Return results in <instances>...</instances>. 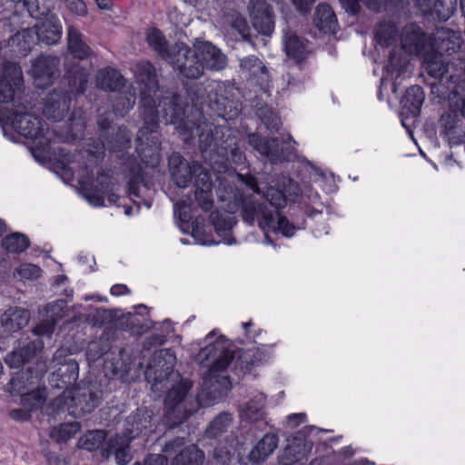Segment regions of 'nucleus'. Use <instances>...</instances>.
Returning a JSON list of instances; mask_svg holds the SVG:
<instances>
[{"mask_svg": "<svg viewBox=\"0 0 465 465\" xmlns=\"http://www.w3.org/2000/svg\"><path fill=\"white\" fill-rule=\"evenodd\" d=\"M194 47L200 54L203 68L221 70L226 65V56L208 41H196Z\"/></svg>", "mask_w": 465, "mask_h": 465, "instance_id": "26", "label": "nucleus"}, {"mask_svg": "<svg viewBox=\"0 0 465 465\" xmlns=\"http://www.w3.org/2000/svg\"><path fill=\"white\" fill-rule=\"evenodd\" d=\"M153 414L151 411L145 408L137 409L134 412L131 413L126 419V436L129 439H134L140 435L143 430L147 429L151 423Z\"/></svg>", "mask_w": 465, "mask_h": 465, "instance_id": "38", "label": "nucleus"}, {"mask_svg": "<svg viewBox=\"0 0 465 465\" xmlns=\"http://www.w3.org/2000/svg\"><path fill=\"white\" fill-rule=\"evenodd\" d=\"M35 29L37 42L47 45L56 44L62 36V25L56 15H52L33 26Z\"/></svg>", "mask_w": 465, "mask_h": 465, "instance_id": "29", "label": "nucleus"}, {"mask_svg": "<svg viewBox=\"0 0 465 465\" xmlns=\"http://www.w3.org/2000/svg\"><path fill=\"white\" fill-rule=\"evenodd\" d=\"M142 171L140 164H132L129 169L127 193L130 197H139L141 183H143Z\"/></svg>", "mask_w": 465, "mask_h": 465, "instance_id": "54", "label": "nucleus"}, {"mask_svg": "<svg viewBox=\"0 0 465 465\" xmlns=\"http://www.w3.org/2000/svg\"><path fill=\"white\" fill-rule=\"evenodd\" d=\"M69 122L72 131L81 132L85 128V118L81 110L73 111Z\"/></svg>", "mask_w": 465, "mask_h": 465, "instance_id": "61", "label": "nucleus"}, {"mask_svg": "<svg viewBox=\"0 0 465 465\" xmlns=\"http://www.w3.org/2000/svg\"><path fill=\"white\" fill-rule=\"evenodd\" d=\"M238 178L253 193L257 194L262 193L257 179L254 176L250 174H238ZM262 195L266 201L276 209L284 207L286 204V198L283 193L272 186L267 187L266 190L262 192Z\"/></svg>", "mask_w": 465, "mask_h": 465, "instance_id": "30", "label": "nucleus"}, {"mask_svg": "<svg viewBox=\"0 0 465 465\" xmlns=\"http://www.w3.org/2000/svg\"><path fill=\"white\" fill-rule=\"evenodd\" d=\"M55 327V322L54 320L51 321H44L41 322L35 329L34 332L36 335H51Z\"/></svg>", "mask_w": 465, "mask_h": 465, "instance_id": "64", "label": "nucleus"}, {"mask_svg": "<svg viewBox=\"0 0 465 465\" xmlns=\"http://www.w3.org/2000/svg\"><path fill=\"white\" fill-rule=\"evenodd\" d=\"M59 64L60 60L56 56L40 55L37 57L29 71L35 84L39 88H45L51 84L58 75Z\"/></svg>", "mask_w": 465, "mask_h": 465, "instance_id": "21", "label": "nucleus"}, {"mask_svg": "<svg viewBox=\"0 0 465 465\" xmlns=\"http://www.w3.org/2000/svg\"><path fill=\"white\" fill-rule=\"evenodd\" d=\"M111 123L112 120L106 115H100L97 120L98 126L104 133L100 137L104 140H102L99 144L94 146V150L89 149L87 151L94 164L102 163L105 150L123 152L131 147V134L124 126L118 127L115 133L113 132L110 138L106 136V133L111 127Z\"/></svg>", "mask_w": 465, "mask_h": 465, "instance_id": "13", "label": "nucleus"}, {"mask_svg": "<svg viewBox=\"0 0 465 465\" xmlns=\"http://www.w3.org/2000/svg\"><path fill=\"white\" fill-rule=\"evenodd\" d=\"M279 445V437L274 433H266L249 453V460L256 464L264 461Z\"/></svg>", "mask_w": 465, "mask_h": 465, "instance_id": "37", "label": "nucleus"}, {"mask_svg": "<svg viewBox=\"0 0 465 465\" xmlns=\"http://www.w3.org/2000/svg\"><path fill=\"white\" fill-rule=\"evenodd\" d=\"M102 391L95 384L64 390L54 399L52 408L54 413L67 411L74 417L91 413L102 401Z\"/></svg>", "mask_w": 465, "mask_h": 465, "instance_id": "7", "label": "nucleus"}, {"mask_svg": "<svg viewBox=\"0 0 465 465\" xmlns=\"http://www.w3.org/2000/svg\"><path fill=\"white\" fill-rule=\"evenodd\" d=\"M70 103L71 96L67 91L54 89L46 97L44 114L55 122L62 121L69 113Z\"/></svg>", "mask_w": 465, "mask_h": 465, "instance_id": "24", "label": "nucleus"}, {"mask_svg": "<svg viewBox=\"0 0 465 465\" xmlns=\"http://www.w3.org/2000/svg\"><path fill=\"white\" fill-rule=\"evenodd\" d=\"M2 245L8 252L19 253L29 247L30 241L25 234L14 232L3 239Z\"/></svg>", "mask_w": 465, "mask_h": 465, "instance_id": "50", "label": "nucleus"}, {"mask_svg": "<svg viewBox=\"0 0 465 465\" xmlns=\"http://www.w3.org/2000/svg\"><path fill=\"white\" fill-rule=\"evenodd\" d=\"M12 127L22 136L33 140L44 139L46 143L50 138L47 124L43 119L28 113H13L10 116Z\"/></svg>", "mask_w": 465, "mask_h": 465, "instance_id": "16", "label": "nucleus"}, {"mask_svg": "<svg viewBox=\"0 0 465 465\" xmlns=\"http://www.w3.org/2000/svg\"><path fill=\"white\" fill-rule=\"evenodd\" d=\"M134 74L136 82L140 86V114L143 116V100L147 99L148 106L153 114L161 115L166 124H178V132L183 135V141L189 143L198 134L199 126L195 124L180 123L184 114L183 109L178 104V96H164L162 99L157 95L158 76L154 65L149 61H140L135 64Z\"/></svg>", "mask_w": 465, "mask_h": 465, "instance_id": "3", "label": "nucleus"}, {"mask_svg": "<svg viewBox=\"0 0 465 465\" xmlns=\"http://www.w3.org/2000/svg\"><path fill=\"white\" fill-rule=\"evenodd\" d=\"M425 94L421 87L412 85L408 88L402 97L401 114L408 117H416L420 112L421 105L424 102Z\"/></svg>", "mask_w": 465, "mask_h": 465, "instance_id": "35", "label": "nucleus"}, {"mask_svg": "<svg viewBox=\"0 0 465 465\" xmlns=\"http://www.w3.org/2000/svg\"><path fill=\"white\" fill-rule=\"evenodd\" d=\"M81 428L77 421L62 423L54 427L50 432V437L56 442H65L74 437Z\"/></svg>", "mask_w": 465, "mask_h": 465, "instance_id": "51", "label": "nucleus"}, {"mask_svg": "<svg viewBox=\"0 0 465 465\" xmlns=\"http://www.w3.org/2000/svg\"><path fill=\"white\" fill-rule=\"evenodd\" d=\"M43 349V342L39 340L30 341L20 348H15L5 357V362L10 368H19L29 361Z\"/></svg>", "mask_w": 465, "mask_h": 465, "instance_id": "32", "label": "nucleus"}, {"mask_svg": "<svg viewBox=\"0 0 465 465\" xmlns=\"http://www.w3.org/2000/svg\"><path fill=\"white\" fill-rule=\"evenodd\" d=\"M22 83L23 74L20 66L13 62H4L0 71V103L12 102Z\"/></svg>", "mask_w": 465, "mask_h": 465, "instance_id": "19", "label": "nucleus"}, {"mask_svg": "<svg viewBox=\"0 0 465 465\" xmlns=\"http://www.w3.org/2000/svg\"><path fill=\"white\" fill-rule=\"evenodd\" d=\"M241 74L250 85L259 87L263 94H268L271 87V74L262 60L255 55L240 59Z\"/></svg>", "mask_w": 465, "mask_h": 465, "instance_id": "17", "label": "nucleus"}, {"mask_svg": "<svg viewBox=\"0 0 465 465\" xmlns=\"http://www.w3.org/2000/svg\"><path fill=\"white\" fill-rule=\"evenodd\" d=\"M309 449L305 443L288 444L279 457L281 465H296L307 456Z\"/></svg>", "mask_w": 465, "mask_h": 465, "instance_id": "45", "label": "nucleus"}, {"mask_svg": "<svg viewBox=\"0 0 465 465\" xmlns=\"http://www.w3.org/2000/svg\"><path fill=\"white\" fill-rule=\"evenodd\" d=\"M170 172L174 183L181 188L193 183L194 197L199 207L208 212L213 206V182L212 173L197 162L189 163L178 154L169 160Z\"/></svg>", "mask_w": 465, "mask_h": 465, "instance_id": "5", "label": "nucleus"}, {"mask_svg": "<svg viewBox=\"0 0 465 465\" xmlns=\"http://www.w3.org/2000/svg\"><path fill=\"white\" fill-rule=\"evenodd\" d=\"M30 320V312L19 307L7 309L1 316V324L5 331L15 332L25 327Z\"/></svg>", "mask_w": 465, "mask_h": 465, "instance_id": "36", "label": "nucleus"}, {"mask_svg": "<svg viewBox=\"0 0 465 465\" xmlns=\"http://www.w3.org/2000/svg\"><path fill=\"white\" fill-rule=\"evenodd\" d=\"M284 50L289 57L293 58L297 62L304 60L308 54L307 40L301 38L289 30L284 32L283 36Z\"/></svg>", "mask_w": 465, "mask_h": 465, "instance_id": "40", "label": "nucleus"}, {"mask_svg": "<svg viewBox=\"0 0 465 465\" xmlns=\"http://www.w3.org/2000/svg\"><path fill=\"white\" fill-rule=\"evenodd\" d=\"M96 85L103 90L114 93L126 86V80L118 70L104 67L96 73Z\"/></svg>", "mask_w": 465, "mask_h": 465, "instance_id": "34", "label": "nucleus"}, {"mask_svg": "<svg viewBox=\"0 0 465 465\" xmlns=\"http://www.w3.org/2000/svg\"><path fill=\"white\" fill-rule=\"evenodd\" d=\"M209 108L226 121L235 119L242 111L237 90L231 84L210 82L205 87Z\"/></svg>", "mask_w": 465, "mask_h": 465, "instance_id": "12", "label": "nucleus"}, {"mask_svg": "<svg viewBox=\"0 0 465 465\" xmlns=\"http://www.w3.org/2000/svg\"><path fill=\"white\" fill-rule=\"evenodd\" d=\"M433 42L437 51L450 56L460 49L463 39L460 32L440 27L433 34Z\"/></svg>", "mask_w": 465, "mask_h": 465, "instance_id": "25", "label": "nucleus"}, {"mask_svg": "<svg viewBox=\"0 0 465 465\" xmlns=\"http://www.w3.org/2000/svg\"><path fill=\"white\" fill-rule=\"evenodd\" d=\"M408 61L398 54L396 51H392L388 59L386 65V74L391 78L397 79L406 70Z\"/></svg>", "mask_w": 465, "mask_h": 465, "instance_id": "52", "label": "nucleus"}, {"mask_svg": "<svg viewBox=\"0 0 465 465\" xmlns=\"http://www.w3.org/2000/svg\"><path fill=\"white\" fill-rule=\"evenodd\" d=\"M203 342L196 361L206 369L204 382L218 392L231 389L229 372L242 377L253 367L267 363L273 353V346L266 344L236 352L230 341L223 335H217L215 330L205 336Z\"/></svg>", "mask_w": 465, "mask_h": 465, "instance_id": "1", "label": "nucleus"}, {"mask_svg": "<svg viewBox=\"0 0 465 465\" xmlns=\"http://www.w3.org/2000/svg\"><path fill=\"white\" fill-rule=\"evenodd\" d=\"M69 53L74 58L84 60L93 55V50L86 42L85 36L78 28L69 25L66 34Z\"/></svg>", "mask_w": 465, "mask_h": 465, "instance_id": "31", "label": "nucleus"}, {"mask_svg": "<svg viewBox=\"0 0 465 465\" xmlns=\"http://www.w3.org/2000/svg\"><path fill=\"white\" fill-rule=\"evenodd\" d=\"M106 435V431L104 430H88L79 439L77 446L88 451H94L104 443Z\"/></svg>", "mask_w": 465, "mask_h": 465, "instance_id": "48", "label": "nucleus"}, {"mask_svg": "<svg viewBox=\"0 0 465 465\" xmlns=\"http://www.w3.org/2000/svg\"><path fill=\"white\" fill-rule=\"evenodd\" d=\"M89 73L86 71H80L77 75H69V88L72 94H82L86 89L88 83Z\"/></svg>", "mask_w": 465, "mask_h": 465, "instance_id": "56", "label": "nucleus"}, {"mask_svg": "<svg viewBox=\"0 0 465 465\" xmlns=\"http://www.w3.org/2000/svg\"><path fill=\"white\" fill-rule=\"evenodd\" d=\"M66 8L73 14L84 16L87 14V7L83 0H62Z\"/></svg>", "mask_w": 465, "mask_h": 465, "instance_id": "60", "label": "nucleus"}, {"mask_svg": "<svg viewBox=\"0 0 465 465\" xmlns=\"http://www.w3.org/2000/svg\"><path fill=\"white\" fill-rule=\"evenodd\" d=\"M184 437H176L167 441L163 451L170 455L176 453L171 465H201L204 460L203 452L195 445L185 446Z\"/></svg>", "mask_w": 465, "mask_h": 465, "instance_id": "18", "label": "nucleus"}, {"mask_svg": "<svg viewBox=\"0 0 465 465\" xmlns=\"http://www.w3.org/2000/svg\"><path fill=\"white\" fill-rule=\"evenodd\" d=\"M37 381V377L34 376L30 370L20 371L13 374L9 383L7 384V391L14 395L22 396Z\"/></svg>", "mask_w": 465, "mask_h": 465, "instance_id": "41", "label": "nucleus"}, {"mask_svg": "<svg viewBox=\"0 0 465 465\" xmlns=\"http://www.w3.org/2000/svg\"><path fill=\"white\" fill-rule=\"evenodd\" d=\"M265 396L256 394L243 407L240 409V417L243 421L251 424V429L262 431L269 426L264 412Z\"/></svg>", "mask_w": 465, "mask_h": 465, "instance_id": "22", "label": "nucleus"}, {"mask_svg": "<svg viewBox=\"0 0 465 465\" xmlns=\"http://www.w3.org/2000/svg\"><path fill=\"white\" fill-rule=\"evenodd\" d=\"M401 48L409 54L420 56L430 46L424 31L415 23L404 26L401 35Z\"/></svg>", "mask_w": 465, "mask_h": 465, "instance_id": "23", "label": "nucleus"}, {"mask_svg": "<svg viewBox=\"0 0 465 465\" xmlns=\"http://www.w3.org/2000/svg\"><path fill=\"white\" fill-rule=\"evenodd\" d=\"M144 40L148 46L163 60L168 61L173 54V45H170L163 33L155 27L146 29Z\"/></svg>", "mask_w": 465, "mask_h": 465, "instance_id": "33", "label": "nucleus"}, {"mask_svg": "<svg viewBox=\"0 0 465 465\" xmlns=\"http://www.w3.org/2000/svg\"><path fill=\"white\" fill-rule=\"evenodd\" d=\"M60 363V367L53 372L52 382L59 389L71 390L72 386L76 382L79 376V365L74 359H64Z\"/></svg>", "mask_w": 465, "mask_h": 465, "instance_id": "27", "label": "nucleus"}, {"mask_svg": "<svg viewBox=\"0 0 465 465\" xmlns=\"http://www.w3.org/2000/svg\"><path fill=\"white\" fill-rule=\"evenodd\" d=\"M130 441L131 439L124 435H116L110 438L105 442V447L102 450L103 456L105 458L114 456L117 464H127L132 459L130 453Z\"/></svg>", "mask_w": 465, "mask_h": 465, "instance_id": "28", "label": "nucleus"}, {"mask_svg": "<svg viewBox=\"0 0 465 465\" xmlns=\"http://www.w3.org/2000/svg\"><path fill=\"white\" fill-rule=\"evenodd\" d=\"M298 68L295 66L292 68V71L287 72L282 75V81L286 82L288 87H298L303 81V77H301L297 74Z\"/></svg>", "mask_w": 465, "mask_h": 465, "instance_id": "63", "label": "nucleus"}, {"mask_svg": "<svg viewBox=\"0 0 465 465\" xmlns=\"http://www.w3.org/2000/svg\"><path fill=\"white\" fill-rule=\"evenodd\" d=\"M452 0H449V3L447 1L440 2V0H437L434 8L436 12L439 14V16L441 19L447 20L453 12V5Z\"/></svg>", "mask_w": 465, "mask_h": 465, "instance_id": "62", "label": "nucleus"}, {"mask_svg": "<svg viewBox=\"0 0 465 465\" xmlns=\"http://www.w3.org/2000/svg\"><path fill=\"white\" fill-rule=\"evenodd\" d=\"M210 220L213 225L216 233L223 238L222 242L232 245L235 242L231 235V230L234 224L233 217L231 215H223L220 212H212Z\"/></svg>", "mask_w": 465, "mask_h": 465, "instance_id": "42", "label": "nucleus"}, {"mask_svg": "<svg viewBox=\"0 0 465 465\" xmlns=\"http://www.w3.org/2000/svg\"><path fill=\"white\" fill-rule=\"evenodd\" d=\"M167 63L187 79H198L204 73L203 64L194 45L191 48L183 43H174Z\"/></svg>", "mask_w": 465, "mask_h": 465, "instance_id": "14", "label": "nucleus"}, {"mask_svg": "<svg viewBox=\"0 0 465 465\" xmlns=\"http://www.w3.org/2000/svg\"><path fill=\"white\" fill-rule=\"evenodd\" d=\"M199 143L204 158H207L208 151H215L219 155L235 164H242L245 161L237 138L229 128L220 126L214 134H199Z\"/></svg>", "mask_w": 465, "mask_h": 465, "instance_id": "11", "label": "nucleus"}, {"mask_svg": "<svg viewBox=\"0 0 465 465\" xmlns=\"http://www.w3.org/2000/svg\"><path fill=\"white\" fill-rule=\"evenodd\" d=\"M45 390L36 389L26 391L21 396V402L27 411H32L41 408L45 401Z\"/></svg>", "mask_w": 465, "mask_h": 465, "instance_id": "53", "label": "nucleus"}, {"mask_svg": "<svg viewBox=\"0 0 465 465\" xmlns=\"http://www.w3.org/2000/svg\"><path fill=\"white\" fill-rule=\"evenodd\" d=\"M257 116L270 131H277L281 125L280 118L268 106H262L257 109Z\"/></svg>", "mask_w": 465, "mask_h": 465, "instance_id": "55", "label": "nucleus"}, {"mask_svg": "<svg viewBox=\"0 0 465 465\" xmlns=\"http://www.w3.org/2000/svg\"><path fill=\"white\" fill-rule=\"evenodd\" d=\"M15 272L21 280H35L41 276L42 270L37 265L24 263L16 269Z\"/></svg>", "mask_w": 465, "mask_h": 465, "instance_id": "58", "label": "nucleus"}, {"mask_svg": "<svg viewBox=\"0 0 465 465\" xmlns=\"http://www.w3.org/2000/svg\"><path fill=\"white\" fill-rule=\"evenodd\" d=\"M250 16L254 29L261 35L270 36L275 27L272 7L266 0H250Z\"/></svg>", "mask_w": 465, "mask_h": 465, "instance_id": "20", "label": "nucleus"}, {"mask_svg": "<svg viewBox=\"0 0 465 465\" xmlns=\"http://www.w3.org/2000/svg\"><path fill=\"white\" fill-rule=\"evenodd\" d=\"M36 42L35 29L34 27L25 28L9 39V45L16 46L17 51L25 55L31 51Z\"/></svg>", "mask_w": 465, "mask_h": 465, "instance_id": "44", "label": "nucleus"}, {"mask_svg": "<svg viewBox=\"0 0 465 465\" xmlns=\"http://www.w3.org/2000/svg\"><path fill=\"white\" fill-rule=\"evenodd\" d=\"M110 346L107 340H104L102 337L98 341H93L88 344L87 357L90 361H96L104 354L107 353Z\"/></svg>", "mask_w": 465, "mask_h": 465, "instance_id": "57", "label": "nucleus"}, {"mask_svg": "<svg viewBox=\"0 0 465 465\" xmlns=\"http://www.w3.org/2000/svg\"><path fill=\"white\" fill-rule=\"evenodd\" d=\"M420 57L422 59L425 71L433 78L430 85L431 93L438 98H446L449 94L465 88V85L459 83L463 76L462 59H458L457 63L452 62L431 46Z\"/></svg>", "mask_w": 465, "mask_h": 465, "instance_id": "4", "label": "nucleus"}, {"mask_svg": "<svg viewBox=\"0 0 465 465\" xmlns=\"http://www.w3.org/2000/svg\"><path fill=\"white\" fill-rule=\"evenodd\" d=\"M135 104V94L132 86L126 85L114 92L113 110L118 116H124Z\"/></svg>", "mask_w": 465, "mask_h": 465, "instance_id": "43", "label": "nucleus"}, {"mask_svg": "<svg viewBox=\"0 0 465 465\" xmlns=\"http://www.w3.org/2000/svg\"><path fill=\"white\" fill-rule=\"evenodd\" d=\"M248 143L254 151L266 156L272 163L288 161L292 154V148L279 138H262L258 134H250Z\"/></svg>", "mask_w": 465, "mask_h": 465, "instance_id": "15", "label": "nucleus"}, {"mask_svg": "<svg viewBox=\"0 0 465 465\" xmlns=\"http://www.w3.org/2000/svg\"><path fill=\"white\" fill-rule=\"evenodd\" d=\"M176 355L171 349H161L151 356L145 379L152 383L153 390H168L164 399V422L173 428L186 420L200 407V401L190 394L192 383L182 380L178 372L173 371Z\"/></svg>", "mask_w": 465, "mask_h": 465, "instance_id": "2", "label": "nucleus"}, {"mask_svg": "<svg viewBox=\"0 0 465 465\" xmlns=\"http://www.w3.org/2000/svg\"><path fill=\"white\" fill-rule=\"evenodd\" d=\"M143 126L139 130L135 151L146 167H156L161 160L158 123L161 115L153 114L147 99L143 100Z\"/></svg>", "mask_w": 465, "mask_h": 465, "instance_id": "8", "label": "nucleus"}, {"mask_svg": "<svg viewBox=\"0 0 465 465\" xmlns=\"http://www.w3.org/2000/svg\"><path fill=\"white\" fill-rule=\"evenodd\" d=\"M87 161L84 167L79 171L78 183L88 203L96 207L104 206V196H106L110 203H116L118 195L110 172L100 171L94 179L93 167L98 164L94 163L89 153H87Z\"/></svg>", "mask_w": 465, "mask_h": 465, "instance_id": "6", "label": "nucleus"}, {"mask_svg": "<svg viewBox=\"0 0 465 465\" xmlns=\"http://www.w3.org/2000/svg\"><path fill=\"white\" fill-rule=\"evenodd\" d=\"M232 416L230 412L223 411L219 413L208 425L205 430V435L208 438H216L225 432L231 426Z\"/></svg>", "mask_w": 465, "mask_h": 465, "instance_id": "49", "label": "nucleus"}, {"mask_svg": "<svg viewBox=\"0 0 465 465\" xmlns=\"http://www.w3.org/2000/svg\"><path fill=\"white\" fill-rule=\"evenodd\" d=\"M398 30L395 24L391 22H381L375 27V41L382 46L392 45L397 38Z\"/></svg>", "mask_w": 465, "mask_h": 465, "instance_id": "47", "label": "nucleus"}, {"mask_svg": "<svg viewBox=\"0 0 465 465\" xmlns=\"http://www.w3.org/2000/svg\"><path fill=\"white\" fill-rule=\"evenodd\" d=\"M174 214L178 216L182 223H189L192 219L191 203L186 201L176 202L173 204Z\"/></svg>", "mask_w": 465, "mask_h": 465, "instance_id": "59", "label": "nucleus"}, {"mask_svg": "<svg viewBox=\"0 0 465 465\" xmlns=\"http://www.w3.org/2000/svg\"><path fill=\"white\" fill-rule=\"evenodd\" d=\"M242 216L250 224L257 221L259 227L265 233L264 242L267 244H272L271 238L267 235L268 232H278L285 237H292L298 229L286 217L269 210L263 203H245L242 207Z\"/></svg>", "mask_w": 465, "mask_h": 465, "instance_id": "9", "label": "nucleus"}, {"mask_svg": "<svg viewBox=\"0 0 465 465\" xmlns=\"http://www.w3.org/2000/svg\"><path fill=\"white\" fill-rule=\"evenodd\" d=\"M390 0H339L342 8L351 15H357L360 12V2H362L369 9L381 12L386 9Z\"/></svg>", "mask_w": 465, "mask_h": 465, "instance_id": "46", "label": "nucleus"}, {"mask_svg": "<svg viewBox=\"0 0 465 465\" xmlns=\"http://www.w3.org/2000/svg\"><path fill=\"white\" fill-rule=\"evenodd\" d=\"M314 24L323 33L335 34L339 27L336 15L328 4H319L317 5Z\"/></svg>", "mask_w": 465, "mask_h": 465, "instance_id": "39", "label": "nucleus"}, {"mask_svg": "<svg viewBox=\"0 0 465 465\" xmlns=\"http://www.w3.org/2000/svg\"><path fill=\"white\" fill-rule=\"evenodd\" d=\"M440 99L449 101L448 109L441 114L438 123L440 134L445 137L450 145L460 144L465 139V129L461 120L465 118V88Z\"/></svg>", "mask_w": 465, "mask_h": 465, "instance_id": "10", "label": "nucleus"}]
</instances>
